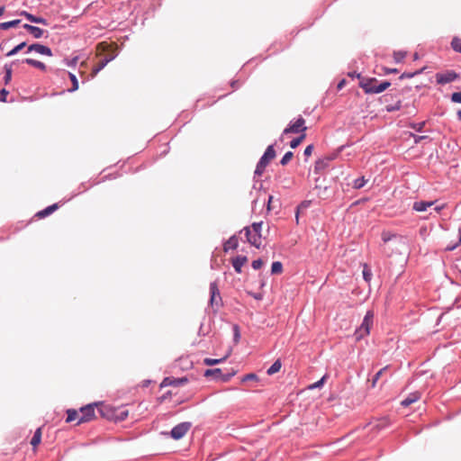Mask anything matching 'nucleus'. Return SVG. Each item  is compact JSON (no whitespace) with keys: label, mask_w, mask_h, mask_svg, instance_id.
<instances>
[{"label":"nucleus","mask_w":461,"mask_h":461,"mask_svg":"<svg viewBox=\"0 0 461 461\" xmlns=\"http://www.w3.org/2000/svg\"><path fill=\"white\" fill-rule=\"evenodd\" d=\"M357 78L359 79V86L366 94H380L391 86V83L388 81L378 83L375 77H365L357 75Z\"/></svg>","instance_id":"f257e3e1"},{"label":"nucleus","mask_w":461,"mask_h":461,"mask_svg":"<svg viewBox=\"0 0 461 461\" xmlns=\"http://www.w3.org/2000/svg\"><path fill=\"white\" fill-rule=\"evenodd\" d=\"M110 45L105 41L98 43L96 47V56L100 57V59L94 66L91 71L92 77H95L110 61L115 58V55L113 53L103 56V52L108 51Z\"/></svg>","instance_id":"f03ea898"},{"label":"nucleus","mask_w":461,"mask_h":461,"mask_svg":"<svg viewBox=\"0 0 461 461\" xmlns=\"http://www.w3.org/2000/svg\"><path fill=\"white\" fill-rule=\"evenodd\" d=\"M276 150L274 149V145H269L263 156L260 158L258 163L257 164L255 169V175L260 176L264 173L267 166L269 164L271 160L276 158Z\"/></svg>","instance_id":"7ed1b4c3"},{"label":"nucleus","mask_w":461,"mask_h":461,"mask_svg":"<svg viewBox=\"0 0 461 461\" xmlns=\"http://www.w3.org/2000/svg\"><path fill=\"white\" fill-rule=\"evenodd\" d=\"M374 313L371 311H368L364 317L363 322L361 326L356 330V339L359 340L369 334L370 329L373 325Z\"/></svg>","instance_id":"20e7f679"},{"label":"nucleus","mask_w":461,"mask_h":461,"mask_svg":"<svg viewBox=\"0 0 461 461\" xmlns=\"http://www.w3.org/2000/svg\"><path fill=\"white\" fill-rule=\"evenodd\" d=\"M307 127L305 126V120L303 117H299L295 122H292L286 127L283 133H305Z\"/></svg>","instance_id":"39448f33"},{"label":"nucleus","mask_w":461,"mask_h":461,"mask_svg":"<svg viewBox=\"0 0 461 461\" xmlns=\"http://www.w3.org/2000/svg\"><path fill=\"white\" fill-rule=\"evenodd\" d=\"M97 406V404H87L82 408H80V418L77 422V424H81L84 422H87L95 419V407Z\"/></svg>","instance_id":"423d86ee"},{"label":"nucleus","mask_w":461,"mask_h":461,"mask_svg":"<svg viewBox=\"0 0 461 461\" xmlns=\"http://www.w3.org/2000/svg\"><path fill=\"white\" fill-rule=\"evenodd\" d=\"M98 411L103 417H106L107 419H115L118 420H123L128 417V411L127 410H121L116 414H109L110 408L105 405H101L98 408Z\"/></svg>","instance_id":"0eeeda50"},{"label":"nucleus","mask_w":461,"mask_h":461,"mask_svg":"<svg viewBox=\"0 0 461 461\" xmlns=\"http://www.w3.org/2000/svg\"><path fill=\"white\" fill-rule=\"evenodd\" d=\"M191 426L192 424L190 422H181L179 424H177L176 426H175L170 434H171V437L174 438V439H180L182 438L187 432L188 430L191 429Z\"/></svg>","instance_id":"6e6552de"},{"label":"nucleus","mask_w":461,"mask_h":461,"mask_svg":"<svg viewBox=\"0 0 461 461\" xmlns=\"http://www.w3.org/2000/svg\"><path fill=\"white\" fill-rule=\"evenodd\" d=\"M435 77L438 84L445 85L455 81L459 77V75L453 70H447L446 72L437 73Z\"/></svg>","instance_id":"1a4fd4ad"},{"label":"nucleus","mask_w":461,"mask_h":461,"mask_svg":"<svg viewBox=\"0 0 461 461\" xmlns=\"http://www.w3.org/2000/svg\"><path fill=\"white\" fill-rule=\"evenodd\" d=\"M210 292H211V299H210V304L212 308H216L217 310L221 302V298L220 296V292L217 286L216 283H211L210 285Z\"/></svg>","instance_id":"9d476101"},{"label":"nucleus","mask_w":461,"mask_h":461,"mask_svg":"<svg viewBox=\"0 0 461 461\" xmlns=\"http://www.w3.org/2000/svg\"><path fill=\"white\" fill-rule=\"evenodd\" d=\"M188 382V379L186 377H181V378H176L173 376L165 377L160 384V387H166V386H182L186 384Z\"/></svg>","instance_id":"9b49d317"},{"label":"nucleus","mask_w":461,"mask_h":461,"mask_svg":"<svg viewBox=\"0 0 461 461\" xmlns=\"http://www.w3.org/2000/svg\"><path fill=\"white\" fill-rule=\"evenodd\" d=\"M244 230L246 232L247 240L256 248H260L262 243L261 234L252 232L249 227H245Z\"/></svg>","instance_id":"f8f14e48"},{"label":"nucleus","mask_w":461,"mask_h":461,"mask_svg":"<svg viewBox=\"0 0 461 461\" xmlns=\"http://www.w3.org/2000/svg\"><path fill=\"white\" fill-rule=\"evenodd\" d=\"M232 375L233 374L221 375V369L220 368L207 369L204 372V376H214L215 378L221 379L223 382L229 381Z\"/></svg>","instance_id":"ddd939ff"},{"label":"nucleus","mask_w":461,"mask_h":461,"mask_svg":"<svg viewBox=\"0 0 461 461\" xmlns=\"http://www.w3.org/2000/svg\"><path fill=\"white\" fill-rule=\"evenodd\" d=\"M28 52L30 51H35L39 54H41V55H46V56H52V51L51 50L45 46V45H42V44H40V43H34V44H32L28 47Z\"/></svg>","instance_id":"4468645a"},{"label":"nucleus","mask_w":461,"mask_h":461,"mask_svg":"<svg viewBox=\"0 0 461 461\" xmlns=\"http://www.w3.org/2000/svg\"><path fill=\"white\" fill-rule=\"evenodd\" d=\"M20 14L24 16L31 23H41V24H43V25H48V22H47L46 19H44L42 17L35 16V15L26 12V11H22Z\"/></svg>","instance_id":"2eb2a0df"},{"label":"nucleus","mask_w":461,"mask_h":461,"mask_svg":"<svg viewBox=\"0 0 461 461\" xmlns=\"http://www.w3.org/2000/svg\"><path fill=\"white\" fill-rule=\"evenodd\" d=\"M420 399V393L419 392H413L410 393L404 400L401 402V404L404 407H408L411 404L418 402Z\"/></svg>","instance_id":"dca6fc26"},{"label":"nucleus","mask_w":461,"mask_h":461,"mask_svg":"<svg viewBox=\"0 0 461 461\" xmlns=\"http://www.w3.org/2000/svg\"><path fill=\"white\" fill-rule=\"evenodd\" d=\"M248 262L245 256H238L232 259V266L237 273H241V267Z\"/></svg>","instance_id":"f3484780"},{"label":"nucleus","mask_w":461,"mask_h":461,"mask_svg":"<svg viewBox=\"0 0 461 461\" xmlns=\"http://www.w3.org/2000/svg\"><path fill=\"white\" fill-rule=\"evenodd\" d=\"M435 202H425V201H418L413 203V210L417 212H425L427 208L432 206Z\"/></svg>","instance_id":"a211bd4d"},{"label":"nucleus","mask_w":461,"mask_h":461,"mask_svg":"<svg viewBox=\"0 0 461 461\" xmlns=\"http://www.w3.org/2000/svg\"><path fill=\"white\" fill-rule=\"evenodd\" d=\"M58 208H59L58 203H54L52 205L48 206L44 210H41V211L38 212L36 213V216L41 218V219L44 218V217L51 214L52 212H54Z\"/></svg>","instance_id":"6ab92c4d"},{"label":"nucleus","mask_w":461,"mask_h":461,"mask_svg":"<svg viewBox=\"0 0 461 461\" xmlns=\"http://www.w3.org/2000/svg\"><path fill=\"white\" fill-rule=\"evenodd\" d=\"M334 159V157H325L321 159H319L315 164L316 170H323L329 167L330 162Z\"/></svg>","instance_id":"aec40b11"},{"label":"nucleus","mask_w":461,"mask_h":461,"mask_svg":"<svg viewBox=\"0 0 461 461\" xmlns=\"http://www.w3.org/2000/svg\"><path fill=\"white\" fill-rule=\"evenodd\" d=\"M239 241L236 236H231L223 245L224 251L229 249H236L238 248Z\"/></svg>","instance_id":"412c9836"},{"label":"nucleus","mask_w":461,"mask_h":461,"mask_svg":"<svg viewBox=\"0 0 461 461\" xmlns=\"http://www.w3.org/2000/svg\"><path fill=\"white\" fill-rule=\"evenodd\" d=\"M230 355V350H229L227 352V354L221 357V358H209V357H206L203 359V363L204 365L206 366H213V365H217V364H220L221 362H223L224 360H226Z\"/></svg>","instance_id":"4be33fe9"},{"label":"nucleus","mask_w":461,"mask_h":461,"mask_svg":"<svg viewBox=\"0 0 461 461\" xmlns=\"http://www.w3.org/2000/svg\"><path fill=\"white\" fill-rule=\"evenodd\" d=\"M41 435H42L41 428H38L36 429V431L34 432V435L32 438L31 442H30L33 448H36L40 445V443L41 441Z\"/></svg>","instance_id":"5701e85b"},{"label":"nucleus","mask_w":461,"mask_h":461,"mask_svg":"<svg viewBox=\"0 0 461 461\" xmlns=\"http://www.w3.org/2000/svg\"><path fill=\"white\" fill-rule=\"evenodd\" d=\"M25 62L28 65H31V66H32L34 68H37L41 69V71H46V69H47L46 65L43 62H41V61H39V60H36V59H26Z\"/></svg>","instance_id":"b1692460"},{"label":"nucleus","mask_w":461,"mask_h":461,"mask_svg":"<svg viewBox=\"0 0 461 461\" xmlns=\"http://www.w3.org/2000/svg\"><path fill=\"white\" fill-rule=\"evenodd\" d=\"M67 413H68V417H67V420H66L67 422H72V421L77 420L78 421L79 418L81 416L80 415V411H77L73 410V409L68 410Z\"/></svg>","instance_id":"393cba45"},{"label":"nucleus","mask_w":461,"mask_h":461,"mask_svg":"<svg viewBox=\"0 0 461 461\" xmlns=\"http://www.w3.org/2000/svg\"><path fill=\"white\" fill-rule=\"evenodd\" d=\"M282 366L281 361L277 359L268 369H267V375H272L277 372L280 371Z\"/></svg>","instance_id":"a878e982"},{"label":"nucleus","mask_w":461,"mask_h":461,"mask_svg":"<svg viewBox=\"0 0 461 461\" xmlns=\"http://www.w3.org/2000/svg\"><path fill=\"white\" fill-rule=\"evenodd\" d=\"M21 23L20 20H14L10 22H5L0 23V30H8L10 28L16 27Z\"/></svg>","instance_id":"bb28decb"},{"label":"nucleus","mask_w":461,"mask_h":461,"mask_svg":"<svg viewBox=\"0 0 461 461\" xmlns=\"http://www.w3.org/2000/svg\"><path fill=\"white\" fill-rule=\"evenodd\" d=\"M283 272V265L279 261H276L272 264L271 273L273 275H279Z\"/></svg>","instance_id":"cd10ccee"},{"label":"nucleus","mask_w":461,"mask_h":461,"mask_svg":"<svg viewBox=\"0 0 461 461\" xmlns=\"http://www.w3.org/2000/svg\"><path fill=\"white\" fill-rule=\"evenodd\" d=\"M363 277L367 283L372 279V272L367 264L363 265Z\"/></svg>","instance_id":"c85d7f7f"},{"label":"nucleus","mask_w":461,"mask_h":461,"mask_svg":"<svg viewBox=\"0 0 461 461\" xmlns=\"http://www.w3.org/2000/svg\"><path fill=\"white\" fill-rule=\"evenodd\" d=\"M388 367H389L388 366H385L384 367H383L382 369H380V370H379V371L375 375V376H374V377H373V379H372V383H371V385H372V387H373V388H374V387H375L377 381L380 379V377L382 376V375L384 374V372L385 370H387V369H388Z\"/></svg>","instance_id":"c756f323"},{"label":"nucleus","mask_w":461,"mask_h":461,"mask_svg":"<svg viewBox=\"0 0 461 461\" xmlns=\"http://www.w3.org/2000/svg\"><path fill=\"white\" fill-rule=\"evenodd\" d=\"M306 137V134L305 133H303L301 134L298 138H295L291 142H290V147L292 149H295L297 148L303 141V140L305 139Z\"/></svg>","instance_id":"7c9ffc66"},{"label":"nucleus","mask_w":461,"mask_h":461,"mask_svg":"<svg viewBox=\"0 0 461 461\" xmlns=\"http://www.w3.org/2000/svg\"><path fill=\"white\" fill-rule=\"evenodd\" d=\"M451 46L455 51L461 53V38H453L451 41Z\"/></svg>","instance_id":"2f4dec72"},{"label":"nucleus","mask_w":461,"mask_h":461,"mask_svg":"<svg viewBox=\"0 0 461 461\" xmlns=\"http://www.w3.org/2000/svg\"><path fill=\"white\" fill-rule=\"evenodd\" d=\"M34 38L36 39H39L41 38L42 35H43V30L39 28V27H36V26H32V28L31 29V31L29 32Z\"/></svg>","instance_id":"473e14b6"},{"label":"nucleus","mask_w":461,"mask_h":461,"mask_svg":"<svg viewBox=\"0 0 461 461\" xmlns=\"http://www.w3.org/2000/svg\"><path fill=\"white\" fill-rule=\"evenodd\" d=\"M26 46L25 42H22L15 46L13 50H11L9 52H7L6 56L11 57L18 53L20 50H22Z\"/></svg>","instance_id":"72a5a7b5"},{"label":"nucleus","mask_w":461,"mask_h":461,"mask_svg":"<svg viewBox=\"0 0 461 461\" xmlns=\"http://www.w3.org/2000/svg\"><path fill=\"white\" fill-rule=\"evenodd\" d=\"M293 157H294V153L292 151L286 152L284 155V157L282 158V159L280 160V164L282 166L287 165L292 160Z\"/></svg>","instance_id":"f704fd0d"},{"label":"nucleus","mask_w":461,"mask_h":461,"mask_svg":"<svg viewBox=\"0 0 461 461\" xmlns=\"http://www.w3.org/2000/svg\"><path fill=\"white\" fill-rule=\"evenodd\" d=\"M68 76H69V78L72 82V88L69 89L70 92H73V91H76L78 89V81L77 79V77L72 74V73H68Z\"/></svg>","instance_id":"c9c22d12"},{"label":"nucleus","mask_w":461,"mask_h":461,"mask_svg":"<svg viewBox=\"0 0 461 461\" xmlns=\"http://www.w3.org/2000/svg\"><path fill=\"white\" fill-rule=\"evenodd\" d=\"M366 181L364 177L357 178L354 181L353 187L356 189L362 188L366 185Z\"/></svg>","instance_id":"e433bc0d"},{"label":"nucleus","mask_w":461,"mask_h":461,"mask_svg":"<svg viewBox=\"0 0 461 461\" xmlns=\"http://www.w3.org/2000/svg\"><path fill=\"white\" fill-rule=\"evenodd\" d=\"M249 228L252 232L261 234L262 222H254Z\"/></svg>","instance_id":"4c0bfd02"},{"label":"nucleus","mask_w":461,"mask_h":461,"mask_svg":"<svg viewBox=\"0 0 461 461\" xmlns=\"http://www.w3.org/2000/svg\"><path fill=\"white\" fill-rule=\"evenodd\" d=\"M451 101L453 103L461 104V92H455L451 95Z\"/></svg>","instance_id":"58836bf2"},{"label":"nucleus","mask_w":461,"mask_h":461,"mask_svg":"<svg viewBox=\"0 0 461 461\" xmlns=\"http://www.w3.org/2000/svg\"><path fill=\"white\" fill-rule=\"evenodd\" d=\"M405 57V52H402V51H397V52H394L393 54V58L395 59L396 62H401Z\"/></svg>","instance_id":"ea45409f"},{"label":"nucleus","mask_w":461,"mask_h":461,"mask_svg":"<svg viewBox=\"0 0 461 461\" xmlns=\"http://www.w3.org/2000/svg\"><path fill=\"white\" fill-rule=\"evenodd\" d=\"M401 108V101H397V103L394 105H388L386 106V110L388 112H393L398 111Z\"/></svg>","instance_id":"a19ab883"},{"label":"nucleus","mask_w":461,"mask_h":461,"mask_svg":"<svg viewBox=\"0 0 461 461\" xmlns=\"http://www.w3.org/2000/svg\"><path fill=\"white\" fill-rule=\"evenodd\" d=\"M460 244H461V228L458 229V241L456 243H455L454 245H452V246H448L447 248V250H453L454 249H456Z\"/></svg>","instance_id":"79ce46f5"},{"label":"nucleus","mask_w":461,"mask_h":461,"mask_svg":"<svg viewBox=\"0 0 461 461\" xmlns=\"http://www.w3.org/2000/svg\"><path fill=\"white\" fill-rule=\"evenodd\" d=\"M325 379H326V375H324V376H323L321 380H319L318 382H316V383H314V384H311V385L309 386V388H310V389H314V388H317V387H321V386H322V384H323V383H324Z\"/></svg>","instance_id":"37998d69"},{"label":"nucleus","mask_w":461,"mask_h":461,"mask_svg":"<svg viewBox=\"0 0 461 461\" xmlns=\"http://www.w3.org/2000/svg\"><path fill=\"white\" fill-rule=\"evenodd\" d=\"M264 265V262L262 259L258 258L252 262V267L254 269H259Z\"/></svg>","instance_id":"c03bdc74"},{"label":"nucleus","mask_w":461,"mask_h":461,"mask_svg":"<svg viewBox=\"0 0 461 461\" xmlns=\"http://www.w3.org/2000/svg\"><path fill=\"white\" fill-rule=\"evenodd\" d=\"M5 69H6V73L5 76V84H8L12 78V69L10 68H5Z\"/></svg>","instance_id":"a18cd8bd"},{"label":"nucleus","mask_w":461,"mask_h":461,"mask_svg":"<svg viewBox=\"0 0 461 461\" xmlns=\"http://www.w3.org/2000/svg\"><path fill=\"white\" fill-rule=\"evenodd\" d=\"M313 149H314V147H313V145H312V144L308 145V146L305 148V149H304V155H305L306 157L311 156V155H312V151H313Z\"/></svg>","instance_id":"49530a36"},{"label":"nucleus","mask_w":461,"mask_h":461,"mask_svg":"<svg viewBox=\"0 0 461 461\" xmlns=\"http://www.w3.org/2000/svg\"><path fill=\"white\" fill-rule=\"evenodd\" d=\"M8 94H9L8 91L5 90V89L0 90V101L1 102H5L6 96H7Z\"/></svg>","instance_id":"de8ad7c7"},{"label":"nucleus","mask_w":461,"mask_h":461,"mask_svg":"<svg viewBox=\"0 0 461 461\" xmlns=\"http://www.w3.org/2000/svg\"><path fill=\"white\" fill-rule=\"evenodd\" d=\"M393 235H391L389 232H383L382 233V240L384 242H387L391 240Z\"/></svg>","instance_id":"09e8293b"},{"label":"nucleus","mask_w":461,"mask_h":461,"mask_svg":"<svg viewBox=\"0 0 461 461\" xmlns=\"http://www.w3.org/2000/svg\"><path fill=\"white\" fill-rule=\"evenodd\" d=\"M387 424H388L387 419H384L380 423H377L375 426L377 428H383V427L387 426Z\"/></svg>","instance_id":"8fccbe9b"},{"label":"nucleus","mask_w":461,"mask_h":461,"mask_svg":"<svg viewBox=\"0 0 461 461\" xmlns=\"http://www.w3.org/2000/svg\"><path fill=\"white\" fill-rule=\"evenodd\" d=\"M257 375L255 374H249L245 376L244 380H255Z\"/></svg>","instance_id":"3c124183"},{"label":"nucleus","mask_w":461,"mask_h":461,"mask_svg":"<svg viewBox=\"0 0 461 461\" xmlns=\"http://www.w3.org/2000/svg\"><path fill=\"white\" fill-rule=\"evenodd\" d=\"M420 72L417 71L415 73H412V74H406V73H403L402 76H401V78H403V77H412L414 75H417L419 74Z\"/></svg>","instance_id":"603ef678"},{"label":"nucleus","mask_w":461,"mask_h":461,"mask_svg":"<svg viewBox=\"0 0 461 461\" xmlns=\"http://www.w3.org/2000/svg\"><path fill=\"white\" fill-rule=\"evenodd\" d=\"M272 200H273V196L272 195H268V199H267V210L268 211L271 210Z\"/></svg>","instance_id":"864d4df0"},{"label":"nucleus","mask_w":461,"mask_h":461,"mask_svg":"<svg viewBox=\"0 0 461 461\" xmlns=\"http://www.w3.org/2000/svg\"><path fill=\"white\" fill-rule=\"evenodd\" d=\"M172 394V392L171 391H168L166 394H164L163 396H161V401H165L169 395Z\"/></svg>","instance_id":"5fc2aeb1"},{"label":"nucleus","mask_w":461,"mask_h":461,"mask_svg":"<svg viewBox=\"0 0 461 461\" xmlns=\"http://www.w3.org/2000/svg\"><path fill=\"white\" fill-rule=\"evenodd\" d=\"M398 70L396 68H390V69H386L385 70V73L386 74H390V73H397Z\"/></svg>","instance_id":"6e6d98bb"},{"label":"nucleus","mask_w":461,"mask_h":461,"mask_svg":"<svg viewBox=\"0 0 461 461\" xmlns=\"http://www.w3.org/2000/svg\"><path fill=\"white\" fill-rule=\"evenodd\" d=\"M427 138L426 136H415V142H419L420 140Z\"/></svg>","instance_id":"4d7b16f0"},{"label":"nucleus","mask_w":461,"mask_h":461,"mask_svg":"<svg viewBox=\"0 0 461 461\" xmlns=\"http://www.w3.org/2000/svg\"><path fill=\"white\" fill-rule=\"evenodd\" d=\"M32 26H33V25H30V24H27V23L23 24V28H24L25 30H27L28 32H30V31H31V29L32 28Z\"/></svg>","instance_id":"13d9d810"},{"label":"nucleus","mask_w":461,"mask_h":461,"mask_svg":"<svg viewBox=\"0 0 461 461\" xmlns=\"http://www.w3.org/2000/svg\"><path fill=\"white\" fill-rule=\"evenodd\" d=\"M240 337L239 329L238 326H235V338L238 339Z\"/></svg>","instance_id":"bf43d9fd"},{"label":"nucleus","mask_w":461,"mask_h":461,"mask_svg":"<svg viewBox=\"0 0 461 461\" xmlns=\"http://www.w3.org/2000/svg\"><path fill=\"white\" fill-rule=\"evenodd\" d=\"M423 125H424V122H421V123H420V124L418 125V127L414 126L413 128H414L415 130H417V131H420Z\"/></svg>","instance_id":"052dcab7"},{"label":"nucleus","mask_w":461,"mask_h":461,"mask_svg":"<svg viewBox=\"0 0 461 461\" xmlns=\"http://www.w3.org/2000/svg\"><path fill=\"white\" fill-rule=\"evenodd\" d=\"M344 84H345V80L340 81L338 85V88H341L344 86Z\"/></svg>","instance_id":"680f3d73"},{"label":"nucleus","mask_w":461,"mask_h":461,"mask_svg":"<svg viewBox=\"0 0 461 461\" xmlns=\"http://www.w3.org/2000/svg\"><path fill=\"white\" fill-rule=\"evenodd\" d=\"M5 13V6H0V17L4 14Z\"/></svg>","instance_id":"e2e57ef3"},{"label":"nucleus","mask_w":461,"mask_h":461,"mask_svg":"<svg viewBox=\"0 0 461 461\" xmlns=\"http://www.w3.org/2000/svg\"><path fill=\"white\" fill-rule=\"evenodd\" d=\"M237 85H238V81H232L231 82V86L232 87H236Z\"/></svg>","instance_id":"0e129e2a"},{"label":"nucleus","mask_w":461,"mask_h":461,"mask_svg":"<svg viewBox=\"0 0 461 461\" xmlns=\"http://www.w3.org/2000/svg\"><path fill=\"white\" fill-rule=\"evenodd\" d=\"M357 75H358L357 73L354 72V73H350L349 77H357Z\"/></svg>","instance_id":"69168bd1"},{"label":"nucleus","mask_w":461,"mask_h":461,"mask_svg":"<svg viewBox=\"0 0 461 461\" xmlns=\"http://www.w3.org/2000/svg\"><path fill=\"white\" fill-rule=\"evenodd\" d=\"M457 118L461 121V110L457 112Z\"/></svg>","instance_id":"338daca9"},{"label":"nucleus","mask_w":461,"mask_h":461,"mask_svg":"<svg viewBox=\"0 0 461 461\" xmlns=\"http://www.w3.org/2000/svg\"><path fill=\"white\" fill-rule=\"evenodd\" d=\"M442 208H443V206H437V207H435V210L437 212H439Z\"/></svg>","instance_id":"774afa93"}]
</instances>
